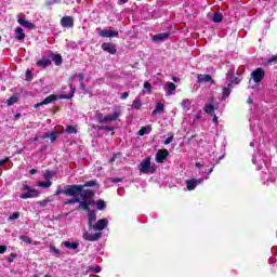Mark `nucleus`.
I'll return each instance as SVG.
<instances>
[{"label": "nucleus", "instance_id": "nucleus-1", "mask_svg": "<svg viewBox=\"0 0 277 277\" xmlns=\"http://www.w3.org/2000/svg\"><path fill=\"white\" fill-rule=\"evenodd\" d=\"M80 201H79V206L77 207V211H92V209H90V205H92V202L88 201L91 200V198L94 196V190L92 189H87V190H82L80 194Z\"/></svg>", "mask_w": 277, "mask_h": 277}, {"label": "nucleus", "instance_id": "nucleus-2", "mask_svg": "<svg viewBox=\"0 0 277 277\" xmlns=\"http://www.w3.org/2000/svg\"><path fill=\"white\" fill-rule=\"evenodd\" d=\"M120 116H122V110L120 109V107H116L111 115H107L106 117H104L103 113H98L96 115V118L100 124H107V122H116L118 118H120Z\"/></svg>", "mask_w": 277, "mask_h": 277}, {"label": "nucleus", "instance_id": "nucleus-3", "mask_svg": "<svg viewBox=\"0 0 277 277\" xmlns=\"http://www.w3.org/2000/svg\"><path fill=\"white\" fill-rule=\"evenodd\" d=\"M81 192H83V186H76L75 184L72 185H65L64 189H56V192L54 193V196H60V195H64V196H79V194H81Z\"/></svg>", "mask_w": 277, "mask_h": 277}, {"label": "nucleus", "instance_id": "nucleus-4", "mask_svg": "<svg viewBox=\"0 0 277 277\" xmlns=\"http://www.w3.org/2000/svg\"><path fill=\"white\" fill-rule=\"evenodd\" d=\"M140 172L143 174H155V164L150 163V157L144 159L138 166Z\"/></svg>", "mask_w": 277, "mask_h": 277}, {"label": "nucleus", "instance_id": "nucleus-5", "mask_svg": "<svg viewBox=\"0 0 277 277\" xmlns=\"http://www.w3.org/2000/svg\"><path fill=\"white\" fill-rule=\"evenodd\" d=\"M24 192H28V193L22 194L19 196V198H22V200H27L29 198H38V196L40 195V193H38V190L31 189V187H29V185L24 186Z\"/></svg>", "mask_w": 277, "mask_h": 277}, {"label": "nucleus", "instance_id": "nucleus-6", "mask_svg": "<svg viewBox=\"0 0 277 277\" xmlns=\"http://www.w3.org/2000/svg\"><path fill=\"white\" fill-rule=\"evenodd\" d=\"M251 79H253L254 83H261L262 79H265V70L258 67L251 72Z\"/></svg>", "mask_w": 277, "mask_h": 277}, {"label": "nucleus", "instance_id": "nucleus-7", "mask_svg": "<svg viewBox=\"0 0 277 277\" xmlns=\"http://www.w3.org/2000/svg\"><path fill=\"white\" fill-rule=\"evenodd\" d=\"M61 26L65 29H72L75 27V17L68 15L63 16L61 18Z\"/></svg>", "mask_w": 277, "mask_h": 277}, {"label": "nucleus", "instance_id": "nucleus-8", "mask_svg": "<svg viewBox=\"0 0 277 277\" xmlns=\"http://www.w3.org/2000/svg\"><path fill=\"white\" fill-rule=\"evenodd\" d=\"M97 31H98V36H101V38H118V31H116V30L102 29L98 27Z\"/></svg>", "mask_w": 277, "mask_h": 277}, {"label": "nucleus", "instance_id": "nucleus-9", "mask_svg": "<svg viewBox=\"0 0 277 277\" xmlns=\"http://www.w3.org/2000/svg\"><path fill=\"white\" fill-rule=\"evenodd\" d=\"M205 182V179H193V180H187L186 181V189L188 192H194V189H196V187H198V185H200L201 183Z\"/></svg>", "mask_w": 277, "mask_h": 277}, {"label": "nucleus", "instance_id": "nucleus-10", "mask_svg": "<svg viewBox=\"0 0 277 277\" xmlns=\"http://www.w3.org/2000/svg\"><path fill=\"white\" fill-rule=\"evenodd\" d=\"M23 18H25V14L22 13V14L17 15L18 25H22L23 27H26V29H36V24H34L31 22H28V21H25Z\"/></svg>", "mask_w": 277, "mask_h": 277}, {"label": "nucleus", "instance_id": "nucleus-11", "mask_svg": "<svg viewBox=\"0 0 277 277\" xmlns=\"http://www.w3.org/2000/svg\"><path fill=\"white\" fill-rule=\"evenodd\" d=\"M103 237V233L98 232L95 234H90V232H84L82 238L85 241H98Z\"/></svg>", "mask_w": 277, "mask_h": 277}, {"label": "nucleus", "instance_id": "nucleus-12", "mask_svg": "<svg viewBox=\"0 0 277 277\" xmlns=\"http://www.w3.org/2000/svg\"><path fill=\"white\" fill-rule=\"evenodd\" d=\"M102 49L106 52L109 53L110 55H116L118 50L116 49V44L111 42H104L102 43Z\"/></svg>", "mask_w": 277, "mask_h": 277}, {"label": "nucleus", "instance_id": "nucleus-13", "mask_svg": "<svg viewBox=\"0 0 277 277\" xmlns=\"http://www.w3.org/2000/svg\"><path fill=\"white\" fill-rule=\"evenodd\" d=\"M108 224L109 221H107V219H100L91 228L93 230H105Z\"/></svg>", "mask_w": 277, "mask_h": 277}, {"label": "nucleus", "instance_id": "nucleus-14", "mask_svg": "<svg viewBox=\"0 0 277 277\" xmlns=\"http://www.w3.org/2000/svg\"><path fill=\"white\" fill-rule=\"evenodd\" d=\"M169 155L170 153L168 149H159L156 154L157 163H163V161L168 159Z\"/></svg>", "mask_w": 277, "mask_h": 277}, {"label": "nucleus", "instance_id": "nucleus-15", "mask_svg": "<svg viewBox=\"0 0 277 277\" xmlns=\"http://www.w3.org/2000/svg\"><path fill=\"white\" fill-rule=\"evenodd\" d=\"M54 101H57V95L51 94L48 97H45L42 102L37 103L35 105V109H38L39 107H42V105H49V104L53 103Z\"/></svg>", "mask_w": 277, "mask_h": 277}, {"label": "nucleus", "instance_id": "nucleus-16", "mask_svg": "<svg viewBox=\"0 0 277 277\" xmlns=\"http://www.w3.org/2000/svg\"><path fill=\"white\" fill-rule=\"evenodd\" d=\"M52 64V61H51V57H47V56H43L41 60H39L37 62V66H39V68H48V66H51Z\"/></svg>", "mask_w": 277, "mask_h": 277}, {"label": "nucleus", "instance_id": "nucleus-17", "mask_svg": "<svg viewBox=\"0 0 277 277\" xmlns=\"http://www.w3.org/2000/svg\"><path fill=\"white\" fill-rule=\"evenodd\" d=\"M197 80H198V83H209V82L213 83V78L211 77V75L198 74Z\"/></svg>", "mask_w": 277, "mask_h": 277}, {"label": "nucleus", "instance_id": "nucleus-18", "mask_svg": "<svg viewBox=\"0 0 277 277\" xmlns=\"http://www.w3.org/2000/svg\"><path fill=\"white\" fill-rule=\"evenodd\" d=\"M94 222H96V212H94V210H89V212H88L89 228H92V226H94Z\"/></svg>", "mask_w": 277, "mask_h": 277}, {"label": "nucleus", "instance_id": "nucleus-19", "mask_svg": "<svg viewBox=\"0 0 277 277\" xmlns=\"http://www.w3.org/2000/svg\"><path fill=\"white\" fill-rule=\"evenodd\" d=\"M170 38V32H161L153 36L154 42H161L163 40H168Z\"/></svg>", "mask_w": 277, "mask_h": 277}, {"label": "nucleus", "instance_id": "nucleus-20", "mask_svg": "<svg viewBox=\"0 0 277 277\" xmlns=\"http://www.w3.org/2000/svg\"><path fill=\"white\" fill-rule=\"evenodd\" d=\"M49 57L52 60V62H54L55 66H62V63L64 62L62 54L51 53Z\"/></svg>", "mask_w": 277, "mask_h": 277}, {"label": "nucleus", "instance_id": "nucleus-21", "mask_svg": "<svg viewBox=\"0 0 277 277\" xmlns=\"http://www.w3.org/2000/svg\"><path fill=\"white\" fill-rule=\"evenodd\" d=\"M203 111L208 114V116H213L215 114V105L208 103L203 107Z\"/></svg>", "mask_w": 277, "mask_h": 277}, {"label": "nucleus", "instance_id": "nucleus-22", "mask_svg": "<svg viewBox=\"0 0 277 277\" xmlns=\"http://www.w3.org/2000/svg\"><path fill=\"white\" fill-rule=\"evenodd\" d=\"M166 109V105L163 103H157L156 108L151 111V116H157V114H161Z\"/></svg>", "mask_w": 277, "mask_h": 277}, {"label": "nucleus", "instance_id": "nucleus-23", "mask_svg": "<svg viewBox=\"0 0 277 277\" xmlns=\"http://www.w3.org/2000/svg\"><path fill=\"white\" fill-rule=\"evenodd\" d=\"M71 197H72L71 199H67L64 201L65 206L77 205V202H81V198L79 196H71Z\"/></svg>", "mask_w": 277, "mask_h": 277}, {"label": "nucleus", "instance_id": "nucleus-24", "mask_svg": "<svg viewBox=\"0 0 277 277\" xmlns=\"http://www.w3.org/2000/svg\"><path fill=\"white\" fill-rule=\"evenodd\" d=\"M63 245H64L65 248H67L68 250H77V248H79V242L64 241Z\"/></svg>", "mask_w": 277, "mask_h": 277}, {"label": "nucleus", "instance_id": "nucleus-25", "mask_svg": "<svg viewBox=\"0 0 277 277\" xmlns=\"http://www.w3.org/2000/svg\"><path fill=\"white\" fill-rule=\"evenodd\" d=\"M77 187H82V192H85V189H83V187H94L96 185V180H91V181H87L83 185H77L75 184Z\"/></svg>", "mask_w": 277, "mask_h": 277}, {"label": "nucleus", "instance_id": "nucleus-26", "mask_svg": "<svg viewBox=\"0 0 277 277\" xmlns=\"http://www.w3.org/2000/svg\"><path fill=\"white\" fill-rule=\"evenodd\" d=\"M69 88L71 90V94H69V95H61V98H66L67 101H69L70 98H72L75 96V92H77V87L70 84Z\"/></svg>", "mask_w": 277, "mask_h": 277}, {"label": "nucleus", "instance_id": "nucleus-27", "mask_svg": "<svg viewBox=\"0 0 277 277\" xmlns=\"http://www.w3.org/2000/svg\"><path fill=\"white\" fill-rule=\"evenodd\" d=\"M233 90V87L230 84H227V87L223 88V98H228L230 96V92Z\"/></svg>", "mask_w": 277, "mask_h": 277}, {"label": "nucleus", "instance_id": "nucleus-28", "mask_svg": "<svg viewBox=\"0 0 277 277\" xmlns=\"http://www.w3.org/2000/svg\"><path fill=\"white\" fill-rule=\"evenodd\" d=\"M15 34H16L15 36L16 40H23L26 37L25 32H23V29L21 27H17L15 29Z\"/></svg>", "mask_w": 277, "mask_h": 277}, {"label": "nucleus", "instance_id": "nucleus-29", "mask_svg": "<svg viewBox=\"0 0 277 277\" xmlns=\"http://www.w3.org/2000/svg\"><path fill=\"white\" fill-rule=\"evenodd\" d=\"M150 131H153V128H150V126L143 127L138 131V135H141V136L148 135L150 133Z\"/></svg>", "mask_w": 277, "mask_h": 277}, {"label": "nucleus", "instance_id": "nucleus-30", "mask_svg": "<svg viewBox=\"0 0 277 277\" xmlns=\"http://www.w3.org/2000/svg\"><path fill=\"white\" fill-rule=\"evenodd\" d=\"M212 21L213 23H222V21H224V15H222V13H214L212 16Z\"/></svg>", "mask_w": 277, "mask_h": 277}, {"label": "nucleus", "instance_id": "nucleus-31", "mask_svg": "<svg viewBox=\"0 0 277 277\" xmlns=\"http://www.w3.org/2000/svg\"><path fill=\"white\" fill-rule=\"evenodd\" d=\"M96 207H97L98 211H105V209L107 208V203H105V200L98 199L96 201Z\"/></svg>", "mask_w": 277, "mask_h": 277}, {"label": "nucleus", "instance_id": "nucleus-32", "mask_svg": "<svg viewBox=\"0 0 277 277\" xmlns=\"http://www.w3.org/2000/svg\"><path fill=\"white\" fill-rule=\"evenodd\" d=\"M51 185H53V182L51 180H48L45 182H38V186L42 187L43 189H48V187H51Z\"/></svg>", "mask_w": 277, "mask_h": 277}, {"label": "nucleus", "instance_id": "nucleus-33", "mask_svg": "<svg viewBox=\"0 0 277 277\" xmlns=\"http://www.w3.org/2000/svg\"><path fill=\"white\" fill-rule=\"evenodd\" d=\"M65 133H68L69 135H77L78 131H77V128H75L74 126H68L66 129H65Z\"/></svg>", "mask_w": 277, "mask_h": 277}, {"label": "nucleus", "instance_id": "nucleus-34", "mask_svg": "<svg viewBox=\"0 0 277 277\" xmlns=\"http://www.w3.org/2000/svg\"><path fill=\"white\" fill-rule=\"evenodd\" d=\"M168 92L167 94L170 96L174 90H176V84L174 82H167Z\"/></svg>", "mask_w": 277, "mask_h": 277}, {"label": "nucleus", "instance_id": "nucleus-35", "mask_svg": "<svg viewBox=\"0 0 277 277\" xmlns=\"http://www.w3.org/2000/svg\"><path fill=\"white\" fill-rule=\"evenodd\" d=\"M132 107H133V109H141L142 108V101H140V98L134 100L133 103H132Z\"/></svg>", "mask_w": 277, "mask_h": 277}, {"label": "nucleus", "instance_id": "nucleus-36", "mask_svg": "<svg viewBox=\"0 0 277 277\" xmlns=\"http://www.w3.org/2000/svg\"><path fill=\"white\" fill-rule=\"evenodd\" d=\"M241 83V79H238L237 77H233L228 83L233 88V85H239Z\"/></svg>", "mask_w": 277, "mask_h": 277}, {"label": "nucleus", "instance_id": "nucleus-37", "mask_svg": "<svg viewBox=\"0 0 277 277\" xmlns=\"http://www.w3.org/2000/svg\"><path fill=\"white\" fill-rule=\"evenodd\" d=\"M144 89L148 91V94H153V84H150V82L145 81Z\"/></svg>", "mask_w": 277, "mask_h": 277}, {"label": "nucleus", "instance_id": "nucleus-38", "mask_svg": "<svg viewBox=\"0 0 277 277\" xmlns=\"http://www.w3.org/2000/svg\"><path fill=\"white\" fill-rule=\"evenodd\" d=\"M49 137L51 140V142H55V140H57V137H60V133L55 132V131H52L50 134H49Z\"/></svg>", "mask_w": 277, "mask_h": 277}, {"label": "nucleus", "instance_id": "nucleus-39", "mask_svg": "<svg viewBox=\"0 0 277 277\" xmlns=\"http://www.w3.org/2000/svg\"><path fill=\"white\" fill-rule=\"evenodd\" d=\"M17 102H18V97H16V96H11V97L6 101V103H8L9 106H12V105H14V103H17Z\"/></svg>", "mask_w": 277, "mask_h": 277}, {"label": "nucleus", "instance_id": "nucleus-40", "mask_svg": "<svg viewBox=\"0 0 277 277\" xmlns=\"http://www.w3.org/2000/svg\"><path fill=\"white\" fill-rule=\"evenodd\" d=\"M122 157V153H117V154H114L113 157L110 158L109 160V163H115L116 162V159Z\"/></svg>", "mask_w": 277, "mask_h": 277}, {"label": "nucleus", "instance_id": "nucleus-41", "mask_svg": "<svg viewBox=\"0 0 277 277\" xmlns=\"http://www.w3.org/2000/svg\"><path fill=\"white\" fill-rule=\"evenodd\" d=\"M34 80V74L31 70H26V81H32Z\"/></svg>", "mask_w": 277, "mask_h": 277}, {"label": "nucleus", "instance_id": "nucleus-42", "mask_svg": "<svg viewBox=\"0 0 277 277\" xmlns=\"http://www.w3.org/2000/svg\"><path fill=\"white\" fill-rule=\"evenodd\" d=\"M21 241H24V243H31V238H29L28 236H19Z\"/></svg>", "mask_w": 277, "mask_h": 277}, {"label": "nucleus", "instance_id": "nucleus-43", "mask_svg": "<svg viewBox=\"0 0 277 277\" xmlns=\"http://www.w3.org/2000/svg\"><path fill=\"white\" fill-rule=\"evenodd\" d=\"M18 217H21V213H19V212H13V213L9 216V220H18Z\"/></svg>", "mask_w": 277, "mask_h": 277}, {"label": "nucleus", "instance_id": "nucleus-44", "mask_svg": "<svg viewBox=\"0 0 277 277\" xmlns=\"http://www.w3.org/2000/svg\"><path fill=\"white\" fill-rule=\"evenodd\" d=\"M44 179H45V181H51V179H53V172L47 171L44 173Z\"/></svg>", "mask_w": 277, "mask_h": 277}, {"label": "nucleus", "instance_id": "nucleus-45", "mask_svg": "<svg viewBox=\"0 0 277 277\" xmlns=\"http://www.w3.org/2000/svg\"><path fill=\"white\" fill-rule=\"evenodd\" d=\"M268 64H277V54L267 60Z\"/></svg>", "mask_w": 277, "mask_h": 277}, {"label": "nucleus", "instance_id": "nucleus-46", "mask_svg": "<svg viewBox=\"0 0 277 277\" xmlns=\"http://www.w3.org/2000/svg\"><path fill=\"white\" fill-rule=\"evenodd\" d=\"M110 183H122V177H110Z\"/></svg>", "mask_w": 277, "mask_h": 277}, {"label": "nucleus", "instance_id": "nucleus-47", "mask_svg": "<svg viewBox=\"0 0 277 277\" xmlns=\"http://www.w3.org/2000/svg\"><path fill=\"white\" fill-rule=\"evenodd\" d=\"M5 163H10V157H5L4 159L0 160V168H2V166H5Z\"/></svg>", "mask_w": 277, "mask_h": 277}, {"label": "nucleus", "instance_id": "nucleus-48", "mask_svg": "<svg viewBox=\"0 0 277 277\" xmlns=\"http://www.w3.org/2000/svg\"><path fill=\"white\" fill-rule=\"evenodd\" d=\"M50 252H53V254H60V249H57L55 246H51Z\"/></svg>", "mask_w": 277, "mask_h": 277}, {"label": "nucleus", "instance_id": "nucleus-49", "mask_svg": "<svg viewBox=\"0 0 277 277\" xmlns=\"http://www.w3.org/2000/svg\"><path fill=\"white\" fill-rule=\"evenodd\" d=\"M173 141H174V136H169V137L163 142V144H164L166 146H168V144H172Z\"/></svg>", "mask_w": 277, "mask_h": 277}, {"label": "nucleus", "instance_id": "nucleus-50", "mask_svg": "<svg viewBox=\"0 0 277 277\" xmlns=\"http://www.w3.org/2000/svg\"><path fill=\"white\" fill-rule=\"evenodd\" d=\"M101 129H102V131H108V132L114 131V128L108 127V126H102Z\"/></svg>", "mask_w": 277, "mask_h": 277}, {"label": "nucleus", "instance_id": "nucleus-51", "mask_svg": "<svg viewBox=\"0 0 277 277\" xmlns=\"http://www.w3.org/2000/svg\"><path fill=\"white\" fill-rule=\"evenodd\" d=\"M84 78H85V74H83V72L78 74V79H79L80 83H83Z\"/></svg>", "mask_w": 277, "mask_h": 277}, {"label": "nucleus", "instance_id": "nucleus-52", "mask_svg": "<svg viewBox=\"0 0 277 277\" xmlns=\"http://www.w3.org/2000/svg\"><path fill=\"white\" fill-rule=\"evenodd\" d=\"M6 250H8V246L0 245V254H5Z\"/></svg>", "mask_w": 277, "mask_h": 277}, {"label": "nucleus", "instance_id": "nucleus-53", "mask_svg": "<svg viewBox=\"0 0 277 277\" xmlns=\"http://www.w3.org/2000/svg\"><path fill=\"white\" fill-rule=\"evenodd\" d=\"M213 119H212V122L213 124H219V121H217V115L213 114V115H210Z\"/></svg>", "mask_w": 277, "mask_h": 277}, {"label": "nucleus", "instance_id": "nucleus-54", "mask_svg": "<svg viewBox=\"0 0 277 277\" xmlns=\"http://www.w3.org/2000/svg\"><path fill=\"white\" fill-rule=\"evenodd\" d=\"M16 259V253H11V256L8 258V263H12Z\"/></svg>", "mask_w": 277, "mask_h": 277}, {"label": "nucleus", "instance_id": "nucleus-55", "mask_svg": "<svg viewBox=\"0 0 277 277\" xmlns=\"http://www.w3.org/2000/svg\"><path fill=\"white\" fill-rule=\"evenodd\" d=\"M78 74H75L69 77V81H77Z\"/></svg>", "mask_w": 277, "mask_h": 277}, {"label": "nucleus", "instance_id": "nucleus-56", "mask_svg": "<svg viewBox=\"0 0 277 277\" xmlns=\"http://www.w3.org/2000/svg\"><path fill=\"white\" fill-rule=\"evenodd\" d=\"M121 98H123V100L129 98V92H123L121 94Z\"/></svg>", "mask_w": 277, "mask_h": 277}, {"label": "nucleus", "instance_id": "nucleus-57", "mask_svg": "<svg viewBox=\"0 0 277 277\" xmlns=\"http://www.w3.org/2000/svg\"><path fill=\"white\" fill-rule=\"evenodd\" d=\"M49 135H50V133H45L40 136V140H49Z\"/></svg>", "mask_w": 277, "mask_h": 277}, {"label": "nucleus", "instance_id": "nucleus-58", "mask_svg": "<svg viewBox=\"0 0 277 277\" xmlns=\"http://www.w3.org/2000/svg\"><path fill=\"white\" fill-rule=\"evenodd\" d=\"M93 269H94L95 274H101V266H96Z\"/></svg>", "mask_w": 277, "mask_h": 277}, {"label": "nucleus", "instance_id": "nucleus-59", "mask_svg": "<svg viewBox=\"0 0 277 277\" xmlns=\"http://www.w3.org/2000/svg\"><path fill=\"white\" fill-rule=\"evenodd\" d=\"M195 166H196V168H199V169L202 168V163H200V162H196Z\"/></svg>", "mask_w": 277, "mask_h": 277}, {"label": "nucleus", "instance_id": "nucleus-60", "mask_svg": "<svg viewBox=\"0 0 277 277\" xmlns=\"http://www.w3.org/2000/svg\"><path fill=\"white\" fill-rule=\"evenodd\" d=\"M81 90H85V84L83 82H80Z\"/></svg>", "mask_w": 277, "mask_h": 277}, {"label": "nucleus", "instance_id": "nucleus-61", "mask_svg": "<svg viewBox=\"0 0 277 277\" xmlns=\"http://www.w3.org/2000/svg\"><path fill=\"white\" fill-rule=\"evenodd\" d=\"M21 113H17L16 115H15V120H18V118H21Z\"/></svg>", "mask_w": 277, "mask_h": 277}, {"label": "nucleus", "instance_id": "nucleus-62", "mask_svg": "<svg viewBox=\"0 0 277 277\" xmlns=\"http://www.w3.org/2000/svg\"><path fill=\"white\" fill-rule=\"evenodd\" d=\"M36 172H38V170H36V169L30 170V174H36Z\"/></svg>", "mask_w": 277, "mask_h": 277}, {"label": "nucleus", "instance_id": "nucleus-63", "mask_svg": "<svg viewBox=\"0 0 277 277\" xmlns=\"http://www.w3.org/2000/svg\"><path fill=\"white\" fill-rule=\"evenodd\" d=\"M213 168H215V164H213V167L208 171V174H211V172H213Z\"/></svg>", "mask_w": 277, "mask_h": 277}, {"label": "nucleus", "instance_id": "nucleus-64", "mask_svg": "<svg viewBox=\"0 0 277 277\" xmlns=\"http://www.w3.org/2000/svg\"><path fill=\"white\" fill-rule=\"evenodd\" d=\"M38 140H40V136H35L34 137V142H38Z\"/></svg>", "mask_w": 277, "mask_h": 277}]
</instances>
